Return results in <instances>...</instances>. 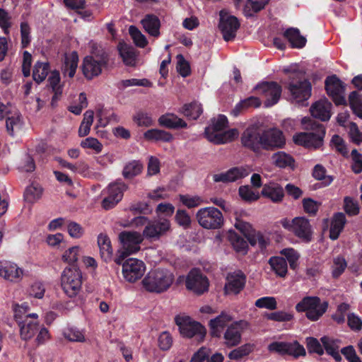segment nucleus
Listing matches in <instances>:
<instances>
[{
	"label": "nucleus",
	"instance_id": "nucleus-1",
	"mask_svg": "<svg viewBox=\"0 0 362 362\" xmlns=\"http://www.w3.org/2000/svg\"><path fill=\"white\" fill-rule=\"evenodd\" d=\"M301 123L306 132L293 136L295 144L313 148L322 146L326 133L324 125L309 117H303Z\"/></svg>",
	"mask_w": 362,
	"mask_h": 362
},
{
	"label": "nucleus",
	"instance_id": "nucleus-2",
	"mask_svg": "<svg viewBox=\"0 0 362 362\" xmlns=\"http://www.w3.org/2000/svg\"><path fill=\"white\" fill-rule=\"evenodd\" d=\"M90 56H86L83 62L82 71L87 79L99 76L103 69L108 66L110 54L101 45L92 43Z\"/></svg>",
	"mask_w": 362,
	"mask_h": 362
},
{
	"label": "nucleus",
	"instance_id": "nucleus-3",
	"mask_svg": "<svg viewBox=\"0 0 362 362\" xmlns=\"http://www.w3.org/2000/svg\"><path fill=\"white\" fill-rule=\"evenodd\" d=\"M228 124V119L223 115L211 120V124L205 128L206 138L214 144H223L233 141L238 136L236 129L224 131Z\"/></svg>",
	"mask_w": 362,
	"mask_h": 362
},
{
	"label": "nucleus",
	"instance_id": "nucleus-4",
	"mask_svg": "<svg viewBox=\"0 0 362 362\" xmlns=\"http://www.w3.org/2000/svg\"><path fill=\"white\" fill-rule=\"evenodd\" d=\"M174 279V275L170 271L165 269H157L150 271L141 283L147 291L161 293L171 286Z\"/></svg>",
	"mask_w": 362,
	"mask_h": 362
},
{
	"label": "nucleus",
	"instance_id": "nucleus-5",
	"mask_svg": "<svg viewBox=\"0 0 362 362\" xmlns=\"http://www.w3.org/2000/svg\"><path fill=\"white\" fill-rule=\"evenodd\" d=\"M288 89L298 103L307 100L311 95L312 86L303 71H293L289 75Z\"/></svg>",
	"mask_w": 362,
	"mask_h": 362
},
{
	"label": "nucleus",
	"instance_id": "nucleus-6",
	"mask_svg": "<svg viewBox=\"0 0 362 362\" xmlns=\"http://www.w3.org/2000/svg\"><path fill=\"white\" fill-rule=\"evenodd\" d=\"M119 240L122 245V250L117 252L114 260L117 264H121L127 256L139 251L143 239L137 232L123 231L119 233Z\"/></svg>",
	"mask_w": 362,
	"mask_h": 362
},
{
	"label": "nucleus",
	"instance_id": "nucleus-7",
	"mask_svg": "<svg viewBox=\"0 0 362 362\" xmlns=\"http://www.w3.org/2000/svg\"><path fill=\"white\" fill-rule=\"evenodd\" d=\"M82 275L77 265L66 267L61 276V285L65 294L69 297H75L81 290Z\"/></svg>",
	"mask_w": 362,
	"mask_h": 362
},
{
	"label": "nucleus",
	"instance_id": "nucleus-8",
	"mask_svg": "<svg viewBox=\"0 0 362 362\" xmlns=\"http://www.w3.org/2000/svg\"><path fill=\"white\" fill-rule=\"evenodd\" d=\"M175 322L179 327L180 334L187 338L195 337L201 341L206 335V329L199 322L194 321L185 315H177L175 317Z\"/></svg>",
	"mask_w": 362,
	"mask_h": 362
},
{
	"label": "nucleus",
	"instance_id": "nucleus-9",
	"mask_svg": "<svg viewBox=\"0 0 362 362\" xmlns=\"http://www.w3.org/2000/svg\"><path fill=\"white\" fill-rule=\"evenodd\" d=\"M199 224L204 228L216 230L221 228L224 223L222 213L214 206L202 208L196 214Z\"/></svg>",
	"mask_w": 362,
	"mask_h": 362
},
{
	"label": "nucleus",
	"instance_id": "nucleus-10",
	"mask_svg": "<svg viewBox=\"0 0 362 362\" xmlns=\"http://www.w3.org/2000/svg\"><path fill=\"white\" fill-rule=\"evenodd\" d=\"M328 303H321L318 297H305L296 305L298 312H306V317L313 321L317 320L327 310Z\"/></svg>",
	"mask_w": 362,
	"mask_h": 362
},
{
	"label": "nucleus",
	"instance_id": "nucleus-11",
	"mask_svg": "<svg viewBox=\"0 0 362 362\" xmlns=\"http://www.w3.org/2000/svg\"><path fill=\"white\" fill-rule=\"evenodd\" d=\"M241 144L255 153L262 149V129L257 125L249 126L241 135Z\"/></svg>",
	"mask_w": 362,
	"mask_h": 362
},
{
	"label": "nucleus",
	"instance_id": "nucleus-12",
	"mask_svg": "<svg viewBox=\"0 0 362 362\" xmlns=\"http://www.w3.org/2000/svg\"><path fill=\"white\" fill-rule=\"evenodd\" d=\"M325 89L337 105H346L344 96L345 86L335 75L325 79Z\"/></svg>",
	"mask_w": 362,
	"mask_h": 362
},
{
	"label": "nucleus",
	"instance_id": "nucleus-13",
	"mask_svg": "<svg viewBox=\"0 0 362 362\" xmlns=\"http://www.w3.org/2000/svg\"><path fill=\"white\" fill-rule=\"evenodd\" d=\"M255 89L264 96L266 107H271L277 103L282 91L281 86L274 81L262 82L255 86Z\"/></svg>",
	"mask_w": 362,
	"mask_h": 362
},
{
	"label": "nucleus",
	"instance_id": "nucleus-14",
	"mask_svg": "<svg viewBox=\"0 0 362 362\" xmlns=\"http://www.w3.org/2000/svg\"><path fill=\"white\" fill-rule=\"evenodd\" d=\"M121 264L123 276L129 282H135L141 279L146 271L144 263L138 259L129 258Z\"/></svg>",
	"mask_w": 362,
	"mask_h": 362
},
{
	"label": "nucleus",
	"instance_id": "nucleus-15",
	"mask_svg": "<svg viewBox=\"0 0 362 362\" xmlns=\"http://www.w3.org/2000/svg\"><path fill=\"white\" fill-rule=\"evenodd\" d=\"M218 28L224 40L228 42L235 37L240 28V23L236 17L229 16L223 11H221Z\"/></svg>",
	"mask_w": 362,
	"mask_h": 362
},
{
	"label": "nucleus",
	"instance_id": "nucleus-16",
	"mask_svg": "<svg viewBox=\"0 0 362 362\" xmlns=\"http://www.w3.org/2000/svg\"><path fill=\"white\" fill-rule=\"evenodd\" d=\"M186 287L200 295L208 291L209 281L199 269H192L187 276Z\"/></svg>",
	"mask_w": 362,
	"mask_h": 362
},
{
	"label": "nucleus",
	"instance_id": "nucleus-17",
	"mask_svg": "<svg viewBox=\"0 0 362 362\" xmlns=\"http://www.w3.org/2000/svg\"><path fill=\"white\" fill-rule=\"evenodd\" d=\"M170 227V221L163 218L157 220L148 221L144 231L143 235L146 239L157 240L163 235Z\"/></svg>",
	"mask_w": 362,
	"mask_h": 362
},
{
	"label": "nucleus",
	"instance_id": "nucleus-18",
	"mask_svg": "<svg viewBox=\"0 0 362 362\" xmlns=\"http://www.w3.org/2000/svg\"><path fill=\"white\" fill-rule=\"evenodd\" d=\"M268 349L270 351L279 353L281 355L288 354L293 356L295 358L299 356H304L306 354L304 347L300 345L297 341L293 343L288 342H272L269 346Z\"/></svg>",
	"mask_w": 362,
	"mask_h": 362
},
{
	"label": "nucleus",
	"instance_id": "nucleus-19",
	"mask_svg": "<svg viewBox=\"0 0 362 362\" xmlns=\"http://www.w3.org/2000/svg\"><path fill=\"white\" fill-rule=\"evenodd\" d=\"M285 144L286 140L281 131L276 129L262 130V149L274 151L283 148Z\"/></svg>",
	"mask_w": 362,
	"mask_h": 362
},
{
	"label": "nucleus",
	"instance_id": "nucleus-20",
	"mask_svg": "<svg viewBox=\"0 0 362 362\" xmlns=\"http://www.w3.org/2000/svg\"><path fill=\"white\" fill-rule=\"evenodd\" d=\"M226 281L227 282L224 286L225 293L226 294H237L245 287L246 276L242 271L238 270L229 273L227 276Z\"/></svg>",
	"mask_w": 362,
	"mask_h": 362
},
{
	"label": "nucleus",
	"instance_id": "nucleus-21",
	"mask_svg": "<svg viewBox=\"0 0 362 362\" xmlns=\"http://www.w3.org/2000/svg\"><path fill=\"white\" fill-rule=\"evenodd\" d=\"M248 174L249 170L245 167H233L226 172L214 174L213 175V180L215 182H233L245 177Z\"/></svg>",
	"mask_w": 362,
	"mask_h": 362
},
{
	"label": "nucleus",
	"instance_id": "nucleus-22",
	"mask_svg": "<svg viewBox=\"0 0 362 362\" xmlns=\"http://www.w3.org/2000/svg\"><path fill=\"white\" fill-rule=\"evenodd\" d=\"M292 232L303 241L308 243L313 237V228L308 219L305 217H296L293 219Z\"/></svg>",
	"mask_w": 362,
	"mask_h": 362
},
{
	"label": "nucleus",
	"instance_id": "nucleus-23",
	"mask_svg": "<svg viewBox=\"0 0 362 362\" xmlns=\"http://www.w3.org/2000/svg\"><path fill=\"white\" fill-rule=\"evenodd\" d=\"M332 105L327 99L320 100L310 107L311 115L322 122L328 121L332 115Z\"/></svg>",
	"mask_w": 362,
	"mask_h": 362
},
{
	"label": "nucleus",
	"instance_id": "nucleus-24",
	"mask_svg": "<svg viewBox=\"0 0 362 362\" xmlns=\"http://www.w3.org/2000/svg\"><path fill=\"white\" fill-rule=\"evenodd\" d=\"M18 325L20 329L21 338L24 341L31 339L37 333L40 327L38 320L29 317H25L23 321H19Z\"/></svg>",
	"mask_w": 362,
	"mask_h": 362
},
{
	"label": "nucleus",
	"instance_id": "nucleus-25",
	"mask_svg": "<svg viewBox=\"0 0 362 362\" xmlns=\"http://www.w3.org/2000/svg\"><path fill=\"white\" fill-rule=\"evenodd\" d=\"M233 320L232 317L226 312L221 313L209 322L211 334L213 337H220L222 330Z\"/></svg>",
	"mask_w": 362,
	"mask_h": 362
},
{
	"label": "nucleus",
	"instance_id": "nucleus-26",
	"mask_svg": "<svg viewBox=\"0 0 362 362\" xmlns=\"http://www.w3.org/2000/svg\"><path fill=\"white\" fill-rule=\"evenodd\" d=\"M320 341L328 355L331 356L337 362L341 361L342 358L339 351L341 343L340 339L324 336L320 339Z\"/></svg>",
	"mask_w": 362,
	"mask_h": 362
},
{
	"label": "nucleus",
	"instance_id": "nucleus-27",
	"mask_svg": "<svg viewBox=\"0 0 362 362\" xmlns=\"http://www.w3.org/2000/svg\"><path fill=\"white\" fill-rule=\"evenodd\" d=\"M117 49L119 56L126 66H136L137 54L136 49L132 46L124 42H119L117 45Z\"/></svg>",
	"mask_w": 362,
	"mask_h": 362
},
{
	"label": "nucleus",
	"instance_id": "nucleus-28",
	"mask_svg": "<svg viewBox=\"0 0 362 362\" xmlns=\"http://www.w3.org/2000/svg\"><path fill=\"white\" fill-rule=\"evenodd\" d=\"M22 274L23 271L16 264L7 261H0V276L5 279L17 281Z\"/></svg>",
	"mask_w": 362,
	"mask_h": 362
},
{
	"label": "nucleus",
	"instance_id": "nucleus-29",
	"mask_svg": "<svg viewBox=\"0 0 362 362\" xmlns=\"http://www.w3.org/2000/svg\"><path fill=\"white\" fill-rule=\"evenodd\" d=\"M261 194L263 197L270 199L273 202H280L284 197L283 187L274 182L264 185Z\"/></svg>",
	"mask_w": 362,
	"mask_h": 362
},
{
	"label": "nucleus",
	"instance_id": "nucleus-30",
	"mask_svg": "<svg viewBox=\"0 0 362 362\" xmlns=\"http://www.w3.org/2000/svg\"><path fill=\"white\" fill-rule=\"evenodd\" d=\"M346 222V216L344 213L338 212L333 216L331 226L329 228V238L330 239L337 240Z\"/></svg>",
	"mask_w": 362,
	"mask_h": 362
},
{
	"label": "nucleus",
	"instance_id": "nucleus-31",
	"mask_svg": "<svg viewBox=\"0 0 362 362\" xmlns=\"http://www.w3.org/2000/svg\"><path fill=\"white\" fill-rule=\"evenodd\" d=\"M160 126L168 129H179L187 127V123L174 114H165L161 115L158 119Z\"/></svg>",
	"mask_w": 362,
	"mask_h": 362
},
{
	"label": "nucleus",
	"instance_id": "nucleus-32",
	"mask_svg": "<svg viewBox=\"0 0 362 362\" xmlns=\"http://www.w3.org/2000/svg\"><path fill=\"white\" fill-rule=\"evenodd\" d=\"M145 30L153 37H158L160 35V22L159 18L153 14H147L141 21Z\"/></svg>",
	"mask_w": 362,
	"mask_h": 362
},
{
	"label": "nucleus",
	"instance_id": "nucleus-33",
	"mask_svg": "<svg viewBox=\"0 0 362 362\" xmlns=\"http://www.w3.org/2000/svg\"><path fill=\"white\" fill-rule=\"evenodd\" d=\"M284 36L291 44L293 47L302 48L306 44V39L300 35L298 28H289L284 33Z\"/></svg>",
	"mask_w": 362,
	"mask_h": 362
},
{
	"label": "nucleus",
	"instance_id": "nucleus-34",
	"mask_svg": "<svg viewBox=\"0 0 362 362\" xmlns=\"http://www.w3.org/2000/svg\"><path fill=\"white\" fill-rule=\"evenodd\" d=\"M98 245L101 258L106 262H109L112 258V249L108 236L100 233L98 237Z\"/></svg>",
	"mask_w": 362,
	"mask_h": 362
},
{
	"label": "nucleus",
	"instance_id": "nucleus-35",
	"mask_svg": "<svg viewBox=\"0 0 362 362\" xmlns=\"http://www.w3.org/2000/svg\"><path fill=\"white\" fill-rule=\"evenodd\" d=\"M272 159L273 163L278 168H290L294 169L295 168V160L290 155L284 151H279L272 155Z\"/></svg>",
	"mask_w": 362,
	"mask_h": 362
},
{
	"label": "nucleus",
	"instance_id": "nucleus-36",
	"mask_svg": "<svg viewBox=\"0 0 362 362\" xmlns=\"http://www.w3.org/2000/svg\"><path fill=\"white\" fill-rule=\"evenodd\" d=\"M224 339L228 346H234L238 345L241 341V333L238 328V323L232 324L228 327L225 334Z\"/></svg>",
	"mask_w": 362,
	"mask_h": 362
},
{
	"label": "nucleus",
	"instance_id": "nucleus-37",
	"mask_svg": "<svg viewBox=\"0 0 362 362\" xmlns=\"http://www.w3.org/2000/svg\"><path fill=\"white\" fill-rule=\"evenodd\" d=\"M272 270L280 277L286 276L288 271L287 261L282 257H272L269 260Z\"/></svg>",
	"mask_w": 362,
	"mask_h": 362
},
{
	"label": "nucleus",
	"instance_id": "nucleus-38",
	"mask_svg": "<svg viewBox=\"0 0 362 362\" xmlns=\"http://www.w3.org/2000/svg\"><path fill=\"white\" fill-rule=\"evenodd\" d=\"M49 71V64L47 62H37L33 71V78L37 83H40L47 77Z\"/></svg>",
	"mask_w": 362,
	"mask_h": 362
},
{
	"label": "nucleus",
	"instance_id": "nucleus-39",
	"mask_svg": "<svg viewBox=\"0 0 362 362\" xmlns=\"http://www.w3.org/2000/svg\"><path fill=\"white\" fill-rule=\"evenodd\" d=\"M143 170V165L139 160H132L127 163L122 170L125 179H132L139 175Z\"/></svg>",
	"mask_w": 362,
	"mask_h": 362
},
{
	"label": "nucleus",
	"instance_id": "nucleus-40",
	"mask_svg": "<svg viewBox=\"0 0 362 362\" xmlns=\"http://www.w3.org/2000/svg\"><path fill=\"white\" fill-rule=\"evenodd\" d=\"M144 137L148 140L162 141L165 142H169L173 139L172 134L170 132L157 129L146 131L144 133Z\"/></svg>",
	"mask_w": 362,
	"mask_h": 362
},
{
	"label": "nucleus",
	"instance_id": "nucleus-41",
	"mask_svg": "<svg viewBox=\"0 0 362 362\" xmlns=\"http://www.w3.org/2000/svg\"><path fill=\"white\" fill-rule=\"evenodd\" d=\"M78 57L76 52H74L69 56L65 57L64 66L63 71L65 75L70 78L74 77L78 66Z\"/></svg>",
	"mask_w": 362,
	"mask_h": 362
},
{
	"label": "nucleus",
	"instance_id": "nucleus-42",
	"mask_svg": "<svg viewBox=\"0 0 362 362\" xmlns=\"http://www.w3.org/2000/svg\"><path fill=\"white\" fill-rule=\"evenodd\" d=\"M127 189L128 186L121 180L110 183L107 187L109 195L119 201L122 200L124 192Z\"/></svg>",
	"mask_w": 362,
	"mask_h": 362
},
{
	"label": "nucleus",
	"instance_id": "nucleus-43",
	"mask_svg": "<svg viewBox=\"0 0 362 362\" xmlns=\"http://www.w3.org/2000/svg\"><path fill=\"white\" fill-rule=\"evenodd\" d=\"M182 114L189 117V119H197L202 113V108L201 104L193 102L189 104H185L182 107Z\"/></svg>",
	"mask_w": 362,
	"mask_h": 362
},
{
	"label": "nucleus",
	"instance_id": "nucleus-44",
	"mask_svg": "<svg viewBox=\"0 0 362 362\" xmlns=\"http://www.w3.org/2000/svg\"><path fill=\"white\" fill-rule=\"evenodd\" d=\"M22 127L21 116L19 114L8 117L6 119V131L11 136L19 131Z\"/></svg>",
	"mask_w": 362,
	"mask_h": 362
},
{
	"label": "nucleus",
	"instance_id": "nucleus-45",
	"mask_svg": "<svg viewBox=\"0 0 362 362\" xmlns=\"http://www.w3.org/2000/svg\"><path fill=\"white\" fill-rule=\"evenodd\" d=\"M349 105L354 113L362 119V100L357 91H352L349 96Z\"/></svg>",
	"mask_w": 362,
	"mask_h": 362
},
{
	"label": "nucleus",
	"instance_id": "nucleus-46",
	"mask_svg": "<svg viewBox=\"0 0 362 362\" xmlns=\"http://www.w3.org/2000/svg\"><path fill=\"white\" fill-rule=\"evenodd\" d=\"M269 0H247L244 12L247 16H252V12L257 13L264 8Z\"/></svg>",
	"mask_w": 362,
	"mask_h": 362
},
{
	"label": "nucleus",
	"instance_id": "nucleus-47",
	"mask_svg": "<svg viewBox=\"0 0 362 362\" xmlns=\"http://www.w3.org/2000/svg\"><path fill=\"white\" fill-rule=\"evenodd\" d=\"M245 238L251 245H257L260 250H264L267 245V241L264 239L262 234L259 232H256L255 230L250 232V234L247 235Z\"/></svg>",
	"mask_w": 362,
	"mask_h": 362
},
{
	"label": "nucleus",
	"instance_id": "nucleus-48",
	"mask_svg": "<svg viewBox=\"0 0 362 362\" xmlns=\"http://www.w3.org/2000/svg\"><path fill=\"white\" fill-rule=\"evenodd\" d=\"M80 247L74 246L66 250L63 256L62 259L64 262L69 264L68 267H72L74 265H77L76 262L80 257Z\"/></svg>",
	"mask_w": 362,
	"mask_h": 362
},
{
	"label": "nucleus",
	"instance_id": "nucleus-49",
	"mask_svg": "<svg viewBox=\"0 0 362 362\" xmlns=\"http://www.w3.org/2000/svg\"><path fill=\"white\" fill-rule=\"evenodd\" d=\"M252 351V346L250 344H246L231 351L228 354V357L231 360L240 361L244 356L249 355Z\"/></svg>",
	"mask_w": 362,
	"mask_h": 362
},
{
	"label": "nucleus",
	"instance_id": "nucleus-50",
	"mask_svg": "<svg viewBox=\"0 0 362 362\" xmlns=\"http://www.w3.org/2000/svg\"><path fill=\"white\" fill-rule=\"evenodd\" d=\"M42 190L40 187L32 185L28 186L25 191V199L28 202H34L42 195Z\"/></svg>",
	"mask_w": 362,
	"mask_h": 362
},
{
	"label": "nucleus",
	"instance_id": "nucleus-51",
	"mask_svg": "<svg viewBox=\"0 0 362 362\" xmlns=\"http://www.w3.org/2000/svg\"><path fill=\"white\" fill-rule=\"evenodd\" d=\"M129 33L136 46L139 47H144L147 45V40L145 36L136 26H129Z\"/></svg>",
	"mask_w": 362,
	"mask_h": 362
},
{
	"label": "nucleus",
	"instance_id": "nucleus-52",
	"mask_svg": "<svg viewBox=\"0 0 362 362\" xmlns=\"http://www.w3.org/2000/svg\"><path fill=\"white\" fill-rule=\"evenodd\" d=\"M179 197L182 204L189 209L197 207L203 202L202 199L197 195L180 194Z\"/></svg>",
	"mask_w": 362,
	"mask_h": 362
},
{
	"label": "nucleus",
	"instance_id": "nucleus-53",
	"mask_svg": "<svg viewBox=\"0 0 362 362\" xmlns=\"http://www.w3.org/2000/svg\"><path fill=\"white\" fill-rule=\"evenodd\" d=\"M346 262L344 258L337 257L334 259L332 274L335 279L338 278L344 272L346 268Z\"/></svg>",
	"mask_w": 362,
	"mask_h": 362
},
{
	"label": "nucleus",
	"instance_id": "nucleus-54",
	"mask_svg": "<svg viewBox=\"0 0 362 362\" xmlns=\"http://www.w3.org/2000/svg\"><path fill=\"white\" fill-rule=\"evenodd\" d=\"M175 218L177 223L184 229H187L191 226V218L185 210L178 209Z\"/></svg>",
	"mask_w": 362,
	"mask_h": 362
},
{
	"label": "nucleus",
	"instance_id": "nucleus-55",
	"mask_svg": "<svg viewBox=\"0 0 362 362\" xmlns=\"http://www.w3.org/2000/svg\"><path fill=\"white\" fill-rule=\"evenodd\" d=\"M240 197L245 201L254 202L259 198V194L255 192L249 186H241L238 190Z\"/></svg>",
	"mask_w": 362,
	"mask_h": 362
},
{
	"label": "nucleus",
	"instance_id": "nucleus-56",
	"mask_svg": "<svg viewBox=\"0 0 362 362\" xmlns=\"http://www.w3.org/2000/svg\"><path fill=\"white\" fill-rule=\"evenodd\" d=\"M288 262L291 269H296L298 266V260L299 259L298 253L293 248L284 249L281 252Z\"/></svg>",
	"mask_w": 362,
	"mask_h": 362
},
{
	"label": "nucleus",
	"instance_id": "nucleus-57",
	"mask_svg": "<svg viewBox=\"0 0 362 362\" xmlns=\"http://www.w3.org/2000/svg\"><path fill=\"white\" fill-rule=\"evenodd\" d=\"M18 169L22 172L30 173L35 170V163L34 159L28 154H25L21 158Z\"/></svg>",
	"mask_w": 362,
	"mask_h": 362
},
{
	"label": "nucleus",
	"instance_id": "nucleus-58",
	"mask_svg": "<svg viewBox=\"0 0 362 362\" xmlns=\"http://www.w3.org/2000/svg\"><path fill=\"white\" fill-rule=\"evenodd\" d=\"M259 308H267L269 310H275L277 308V303L274 297H262L257 299L255 303Z\"/></svg>",
	"mask_w": 362,
	"mask_h": 362
},
{
	"label": "nucleus",
	"instance_id": "nucleus-59",
	"mask_svg": "<svg viewBox=\"0 0 362 362\" xmlns=\"http://www.w3.org/2000/svg\"><path fill=\"white\" fill-rule=\"evenodd\" d=\"M325 168L320 164H317L313 169V176L317 180H324L326 185H329L332 182V176H326Z\"/></svg>",
	"mask_w": 362,
	"mask_h": 362
},
{
	"label": "nucleus",
	"instance_id": "nucleus-60",
	"mask_svg": "<svg viewBox=\"0 0 362 362\" xmlns=\"http://www.w3.org/2000/svg\"><path fill=\"white\" fill-rule=\"evenodd\" d=\"M306 345L309 353H315L320 356L324 354L323 346L321 345L320 342L314 337L306 338Z\"/></svg>",
	"mask_w": 362,
	"mask_h": 362
},
{
	"label": "nucleus",
	"instance_id": "nucleus-61",
	"mask_svg": "<svg viewBox=\"0 0 362 362\" xmlns=\"http://www.w3.org/2000/svg\"><path fill=\"white\" fill-rule=\"evenodd\" d=\"M231 244L233 245L234 249L238 252H245L246 248L247 247V241L244 240L242 237L237 235L235 233H233L230 234L229 236Z\"/></svg>",
	"mask_w": 362,
	"mask_h": 362
},
{
	"label": "nucleus",
	"instance_id": "nucleus-62",
	"mask_svg": "<svg viewBox=\"0 0 362 362\" xmlns=\"http://www.w3.org/2000/svg\"><path fill=\"white\" fill-rule=\"evenodd\" d=\"M177 70L179 74L183 77L189 76L191 71L188 62L186 61L183 55L180 54L177 55Z\"/></svg>",
	"mask_w": 362,
	"mask_h": 362
},
{
	"label": "nucleus",
	"instance_id": "nucleus-63",
	"mask_svg": "<svg viewBox=\"0 0 362 362\" xmlns=\"http://www.w3.org/2000/svg\"><path fill=\"white\" fill-rule=\"evenodd\" d=\"M351 158H352V165L351 168L352 170L356 173L358 174L362 172V154L358 153V151L356 149H354L351 151Z\"/></svg>",
	"mask_w": 362,
	"mask_h": 362
},
{
	"label": "nucleus",
	"instance_id": "nucleus-64",
	"mask_svg": "<svg viewBox=\"0 0 362 362\" xmlns=\"http://www.w3.org/2000/svg\"><path fill=\"white\" fill-rule=\"evenodd\" d=\"M341 354L344 355L349 362H361L360 358L356 354L355 349L351 345L342 348L340 351Z\"/></svg>",
	"mask_w": 362,
	"mask_h": 362
}]
</instances>
